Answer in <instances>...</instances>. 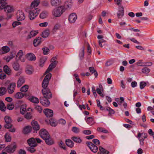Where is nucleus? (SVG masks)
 <instances>
[{"instance_id": "obj_60", "label": "nucleus", "mask_w": 154, "mask_h": 154, "mask_svg": "<svg viewBox=\"0 0 154 154\" xmlns=\"http://www.w3.org/2000/svg\"><path fill=\"white\" fill-rule=\"evenodd\" d=\"M21 23L20 22L18 21H15L13 22L12 24V25L14 28L16 26L20 25Z\"/></svg>"}, {"instance_id": "obj_49", "label": "nucleus", "mask_w": 154, "mask_h": 154, "mask_svg": "<svg viewBox=\"0 0 154 154\" xmlns=\"http://www.w3.org/2000/svg\"><path fill=\"white\" fill-rule=\"evenodd\" d=\"M28 86L26 85L22 87L20 89V91L23 92H26L27 91L28 89Z\"/></svg>"}, {"instance_id": "obj_39", "label": "nucleus", "mask_w": 154, "mask_h": 154, "mask_svg": "<svg viewBox=\"0 0 154 154\" xmlns=\"http://www.w3.org/2000/svg\"><path fill=\"white\" fill-rule=\"evenodd\" d=\"M49 121L50 124L51 126L55 127L57 126V123L55 120L53 119H51Z\"/></svg>"}, {"instance_id": "obj_48", "label": "nucleus", "mask_w": 154, "mask_h": 154, "mask_svg": "<svg viewBox=\"0 0 154 154\" xmlns=\"http://www.w3.org/2000/svg\"><path fill=\"white\" fill-rule=\"evenodd\" d=\"M2 50L4 52L3 53L5 54L8 52L10 51L9 48L7 46H4L2 48Z\"/></svg>"}, {"instance_id": "obj_50", "label": "nucleus", "mask_w": 154, "mask_h": 154, "mask_svg": "<svg viewBox=\"0 0 154 154\" xmlns=\"http://www.w3.org/2000/svg\"><path fill=\"white\" fill-rule=\"evenodd\" d=\"M72 131L75 134H78L80 132L79 128L76 127H73L72 128Z\"/></svg>"}, {"instance_id": "obj_17", "label": "nucleus", "mask_w": 154, "mask_h": 154, "mask_svg": "<svg viewBox=\"0 0 154 154\" xmlns=\"http://www.w3.org/2000/svg\"><path fill=\"white\" fill-rule=\"evenodd\" d=\"M124 8L123 7H119V11L117 13V15L118 18L122 17L124 15Z\"/></svg>"}, {"instance_id": "obj_63", "label": "nucleus", "mask_w": 154, "mask_h": 154, "mask_svg": "<svg viewBox=\"0 0 154 154\" xmlns=\"http://www.w3.org/2000/svg\"><path fill=\"white\" fill-rule=\"evenodd\" d=\"M92 141L96 145H99L100 144L99 140L97 139H93Z\"/></svg>"}, {"instance_id": "obj_13", "label": "nucleus", "mask_w": 154, "mask_h": 154, "mask_svg": "<svg viewBox=\"0 0 154 154\" xmlns=\"http://www.w3.org/2000/svg\"><path fill=\"white\" fill-rule=\"evenodd\" d=\"M23 52L22 50H20L17 53L16 57V60L18 61L20 60L22 62H24L25 59L23 57Z\"/></svg>"}, {"instance_id": "obj_29", "label": "nucleus", "mask_w": 154, "mask_h": 154, "mask_svg": "<svg viewBox=\"0 0 154 154\" xmlns=\"http://www.w3.org/2000/svg\"><path fill=\"white\" fill-rule=\"evenodd\" d=\"M66 143L67 146L70 148H72L74 146V143L70 140H66Z\"/></svg>"}, {"instance_id": "obj_64", "label": "nucleus", "mask_w": 154, "mask_h": 154, "mask_svg": "<svg viewBox=\"0 0 154 154\" xmlns=\"http://www.w3.org/2000/svg\"><path fill=\"white\" fill-rule=\"evenodd\" d=\"M148 133L150 135L152 136L153 139H154V132H153L151 129H149L148 130Z\"/></svg>"}, {"instance_id": "obj_44", "label": "nucleus", "mask_w": 154, "mask_h": 154, "mask_svg": "<svg viewBox=\"0 0 154 154\" xmlns=\"http://www.w3.org/2000/svg\"><path fill=\"white\" fill-rule=\"evenodd\" d=\"M72 5V2H71V0H68L65 2V6L67 8H70Z\"/></svg>"}, {"instance_id": "obj_11", "label": "nucleus", "mask_w": 154, "mask_h": 154, "mask_svg": "<svg viewBox=\"0 0 154 154\" xmlns=\"http://www.w3.org/2000/svg\"><path fill=\"white\" fill-rule=\"evenodd\" d=\"M16 17L18 21H20L24 20L25 18V17L22 11H18L16 14Z\"/></svg>"}, {"instance_id": "obj_3", "label": "nucleus", "mask_w": 154, "mask_h": 154, "mask_svg": "<svg viewBox=\"0 0 154 154\" xmlns=\"http://www.w3.org/2000/svg\"><path fill=\"white\" fill-rule=\"evenodd\" d=\"M65 11V7L62 6L54 9L52 12L53 15L56 17L60 16Z\"/></svg>"}, {"instance_id": "obj_58", "label": "nucleus", "mask_w": 154, "mask_h": 154, "mask_svg": "<svg viewBox=\"0 0 154 154\" xmlns=\"http://www.w3.org/2000/svg\"><path fill=\"white\" fill-rule=\"evenodd\" d=\"M51 73H48L46 75L44 79L49 81L51 78Z\"/></svg>"}, {"instance_id": "obj_51", "label": "nucleus", "mask_w": 154, "mask_h": 154, "mask_svg": "<svg viewBox=\"0 0 154 154\" xmlns=\"http://www.w3.org/2000/svg\"><path fill=\"white\" fill-rule=\"evenodd\" d=\"M24 116L25 118L27 119H30L32 117V114L30 112H27L25 115Z\"/></svg>"}, {"instance_id": "obj_32", "label": "nucleus", "mask_w": 154, "mask_h": 154, "mask_svg": "<svg viewBox=\"0 0 154 154\" xmlns=\"http://www.w3.org/2000/svg\"><path fill=\"white\" fill-rule=\"evenodd\" d=\"M5 141L6 142H9L11 140V138L9 133H6L5 135Z\"/></svg>"}, {"instance_id": "obj_57", "label": "nucleus", "mask_w": 154, "mask_h": 154, "mask_svg": "<svg viewBox=\"0 0 154 154\" xmlns=\"http://www.w3.org/2000/svg\"><path fill=\"white\" fill-rule=\"evenodd\" d=\"M35 109L38 111L39 113H41L42 111V109L41 107L40 106H38V105H37L36 106Z\"/></svg>"}, {"instance_id": "obj_62", "label": "nucleus", "mask_w": 154, "mask_h": 154, "mask_svg": "<svg viewBox=\"0 0 154 154\" xmlns=\"http://www.w3.org/2000/svg\"><path fill=\"white\" fill-rule=\"evenodd\" d=\"M14 107V105L13 104H8L7 106V108L9 110H12Z\"/></svg>"}, {"instance_id": "obj_4", "label": "nucleus", "mask_w": 154, "mask_h": 154, "mask_svg": "<svg viewBox=\"0 0 154 154\" xmlns=\"http://www.w3.org/2000/svg\"><path fill=\"white\" fill-rule=\"evenodd\" d=\"M42 92L44 97L50 99L52 97V94L49 88H43Z\"/></svg>"}, {"instance_id": "obj_5", "label": "nucleus", "mask_w": 154, "mask_h": 154, "mask_svg": "<svg viewBox=\"0 0 154 154\" xmlns=\"http://www.w3.org/2000/svg\"><path fill=\"white\" fill-rule=\"evenodd\" d=\"M54 59L55 58L54 57L52 58L51 61L52 63H51L49 66L48 69L45 72V74L48 73L50 71H51L53 69L56 67L57 62V61L55 60Z\"/></svg>"}, {"instance_id": "obj_35", "label": "nucleus", "mask_w": 154, "mask_h": 154, "mask_svg": "<svg viewBox=\"0 0 154 154\" xmlns=\"http://www.w3.org/2000/svg\"><path fill=\"white\" fill-rule=\"evenodd\" d=\"M49 82L46 80L43 79L42 84V86L43 88H47V87L48 84Z\"/></svg>"}, {"instance_id": "obj_1", "label": "nucleus", "mask_w": 154, "mask_h": 154, "mask_svg": "<svg viewBox=\"0 0 154 154\" xmlns=\"http://www.w3.org/2000/svg\"><path fill=\"white\" fill-rule=\"evenodd\" d=\"M39 0H35L31 4V10L29 12V17L30 20L34 19L38 14L40 9L35 8L39 5Z\"/></svg>"}, {"instance_id": "obj_34", "label": "nucleus", "mask_w": 154, "mask_h": 154, "mask_svg": "<svg viewBox=\"0 0 154 154\" xmlns=\"http://www.w3.org/2000/svg\"><path fill=\"white\" fill-rule=\"evenodd\" d=\"M85 47L83 46L80 50V51L79 54V57L81 59H83L84 55Z\"/></svg>"}, {"instance_id": "obj_46", "label": "nucleus", "mask_w": 154, "mask_h": 154, "mask_svg": "<svg viewBox=\"0 0 154 154\" xmlns=\"http://www.w3.org/2000/svg\"><path fill=\"white\" fill-rule=\"evenodd\" d=\"M6 91L7 90L6 88L2 87L0 88V96L3 95L4 94Z\"/></svg>"}, {"instance_id": "obj_30", "label": "nucleus", "mask_w": 154, "mask_h": 154, "mask_svg": "<svg viewBox=\"0 0 154 154\" xmlns=\"http://www.w3.org/2000/svg\"><path fill=\"white\" fill-rule=\"evenodd\" d=\"M85 119H86V122L89 124L92 125L94 124V119L92 117H88L86 119L85 118Z\"/></svg>"}, {"instance_id": "obj_14", "label": "nucleus", "mask_w": 154, "mask_h": 154, "mask_svg": "<svg viewBox=\"0 0 154 154\" xmlns=\"http://www.w3.org/2000/svg\"><path fill=\"white\" fill-rule=\"evenodd\" d=\"M16 86V84L15 83H11L8 86L7 88V91L9 94H12L14 91Z\"/></svg>"}, {"instance_id": "obj_54", "label": "nucleus", "mask_w": 154, "mask_h": 154, "mask_svg": "<svg viewBox=\"0 0 154 154\" xmlns=\"http://www.w3.org/2000/svg\"><path fill=\"white\" fill-rule=\"evenodd\" d=\"M34 148L30 146L27 148V150L31 153L34 152L35 151V149Z\"/></svg>"}, {"instance_id": "obj_27", "label": "nucleus", "mask_w": 154, "mask_h": 154, "mask_svg": "<svg viewBox=\"0 0 154 154\" xmlns=\"http://www.w3.org/2000/svg\"><path fill=\"white\" fill-rule=\"evenodd\" d=\"M61 0H51V3L52 6H57L61 3Z\"/></svg>"}, {"instance_id": "obj_15", "label": "nucleus", "mask_w": 154, "mask_h": 154, "mask_svg": "<svg viewBox=\"0 0 154 154\" xmlns=\"http://www.w3.org/2000/svg\"><path fill=\"white\" fill-rule=\"evenodd\" d=\"M77 17L76 14L73 13L69 15L68 20L71 23H73L77 19Z\"/></svg>"}, {"instance_id": "obj_22", "label": "nucleus", "mask_w": 154, "mask_h": 154, "mask_svg": "<svg viewBox=\"0 0 154 154\" xmlns=\"http://www.w3.org/2000/svg\"><path fill=\"white\" fill-rule=\"evenodd\" d=\"M42 38L41 37L36 38L33 41V45L34 46L36 47L39 45L42 42Z\"/></svg>"}, {"instance_id": "obj_42", "label": "nucleus", "mask_w": 154, "mask_h": 154, "mask_svg": "<svg viewBox=\"0 0 154 154\" xmlns=\"http://www.w3.org/2000/svg\"><path fill=\"white\" fill-rule=\"evenodd\" d=\"M46 60V59L45 58L42 57L41 58L39 61V66L41 67H43Z\"/></svg>"}, {"instance_id": "obj_21", "label": "nucleus", "mask_w": 154, "mask_h": 154, "mask_svg": "<svg viewBox=\"0 0 154 154\" xmlns=\"http://www.w3.org/2000/svg\"><path fill=\"white\" fill-rule=\"evenodd\" d=\"M27 59L30 61H35L36 60V57L32 53L27 54L26 55Z\"/></svg>"}, {"instance_id": "obj_10", "label": "nucleus", "mask_w": 154, "mask_h": 154, "mask_svg": "<svg viewBox=\"0 0 154 154\" xmlns=\"http://www.w3.org/2000/svg\"><path fill=\"white\" fill-rule=\"evenodd\" d=\"M27 143L28 145L31 147H35L37 145L35 138L34 137H31L28 139L27 140Z\"/></svg>"}, {"instance_id": "obj_12", "label": "nucleus", "mask_w": 154, "mask_h": 154, "mask_svg": "<svg viewBox=\"0 0 154 154\" xmlns=\"http://www.w3.org/2000/svg\"><path fill=\"white\" fill-rule=\"evenodd\" d=\"M48 98L44 97H41L40 98V101L42 104L45 107H47L50 104V101L48 99Z\"/></svg>"}, {"instance_id": "obj_41", "label": "nucleus", "mask_w": 154, "mask_h": 154, "mask_svg": "<svg viewBox=\"0 0 154 154\" xmlns=\"http://www.w3.org/2000/svg\"><path fill=\"white\" fill-rule=\"evenodd\" d=\"M72 139L75 142L78 143H81L82 141L81 139L79 137H72Z\"/></svg>"}, {"instance_id": "obj_55", "label": "nucleus", "mask_w": 154, "mask_h": 154, "mask_svg": "<svg viewBox=\"0 0 154 154\" xmlns=\"http://www.w3.org/2000/svg\"><path fill=\"white\" fill-rule=\"evenodd\" d=\"M146 85V83L144 82H142L140 83V88L142 89H143Z\"/></svg>"}, {"instance_id": "obj_6", "label": "nucleus", "mask_w": 154, "mask_h": 154, "mask_svg": "<svg viewBox=\"0 0 154 154\" xmlns=\"http://www.w3.org/2000/svg\"><path fill=\"white\" fill-rule=\"evenodd\" d=\"M4 119L6 123L5 127L7 128H11L12 125L11 123L12 122V120L11 118L9 116H6L5 117Z\"/></svg>"}, {"instance_id": "obj_19", "label": "nucleus", "mask_w": 154, "mask_h": 154, "mask_svg": "<svg viewBox=\"0 0 154 154\" xmlns=\"http://www.w3.org/2000/svg\"><path fill=\"white\" fill-rule=\"evenodd\" d=\"M46 144L50 146L54 144V140L51 138L50 136H49L44 139Z\"/></svg>"}, {"instance_id": "obj_25", "label": "nucleus", "mask_w": 154, "mask_h": 154, "mask_svg": "<svg viewBox=\"0 0 154 154\" xmlns=\"http://www.w3.org/2000/svg\"><path fill=\"white\" fill-rule=\"evenodd\" d=\"M33 70L32 66L30 65H28L26 68V73L28 74H31L32 73Z\"/></svg>"}, {"instance_id": "obj_23", "label": "nucleus", "mask_w": 154, "mask_h": 154, "mask_svg": "<svg viewBox=\"0 0 154 154\" xmlns=\"http://www.w3.org/2000/svg\"><path fill=\"white\" fill-rule=\"evenodd\" d=\"M24 95L27 96V94H23L21 92H19L15 94L14 97L16 98L20 99L23 97Z\"/></svg>"}, {"instance_id": "obj_52", "label": "nucleus", "mask_w": 154, "mask_h": 154, "mask_svg": "<svg viewBox=\"0 0 154 154\" xmlns=\"http://www.w3.org/2000/svg\"><path fill=\"white\" fill-rule=\"evenodd\" d=\"M42 50L43 51V54L44 55H46L48 54V52L49 51V49L47 47H45L44 48H43Z\"/></svg>"}, {"instance_id": "obj_43", "label": "nucleus", "mask_w": 154, "mask_h": 154, "mask_svg": "<svg viewBox=\"0 0 154 154\" xmlns=\"http://www.w3.org/2000/svg\"><path fill=\"white\" fill-rule=\"evenodd\" d=\"M106 110L109 112L108 114L109 116H111L112 115L114 114L115 113L114 110L110 107H107L106 109Z\"/></svg>"}, {"instance_id": "obj_53", "label": "nucleus", "mask_w": 154, "mask_h": 154, "mask_svg": "<svg viewBox=\"0 0 154 154\" xmlns=\"http://www.w3.org/2000/svg\"><path fill=\"white\" fill-rule=\"evenodd\" d=\"M142 71L143 73H148L150 71V69L147 67H145L143 68Z\"/></svg>"}, {"instance_id": "obj_40", "label": "nucleus", "mask_w": 154, "mask_h": 154, "mask_svg": "<svg viewBox=\"0 0 154 154\" xmlns=\"http://www.w3.org/2000/svg\"><path fill=\"white\" fill-rule=\"evenodd\" d=\"M13 67L14 69L15 70H18L20 68V65L17 62H14L13 64Z\"/></svg>"}, {"instance_id": "obj_36", "label": "nucleus", "mask_w": 154, "mask_h": 154, "mask_svg": "<svg viewBox=\"0 0 154 154\" xmlns=\"http://www.w3.org/2000/svg\"><path fill=\"white\" fill-rule=\"evenodd\" d=\"M38 33V31H31L29 34L28 35V37L29 38H31L35 36Z\"/></svg>"}, {"instance_id": "obj_8", "label": "nucleus", "mask_w": 154, "mask_h": 154, "mask_svg": "<svg viewBox=\"0 0 154 154\" xmlns=\"http://www.w3.org/2000/svg\"><path fill=\"white\" fill-rule=\"evenodd\" d=\"M39 133L40 136L43 140L50 136L48 132L44 129H41Z\"/></svg>"}, {"instance_id": "obj_47", "label": "nucleus", "mask_w": 154, "mask_h": 154, "mask_svg": "<svg viewBox=\"0 0 154 154\" xmlns=\"http://www.w3.org/2000/svg\"><path fill=\"white\" fill-rule=\"evenodd\" d=\"M61 26V25L59 23H57L54 25L53 29V31H55L56 30L59 29Z\"/></svg>"}, {"instance_id": "obj_9", "label": "nucleus", "mask_w": 154, "mask_h": 154, "mask_svg": "<svg viewBox=\"0 0 154 154\" xmlns=\"http://www.w3.org/2000/svg\"><path fill=\"white\" fill-rule=\"evenodd\" d=\"M17 146L16 145L11 144L8 145L5 148V151L9 153H11L15 150Z\"/></svg>"}, {"instance_id": "obj_59", "label": "nucleus", "mask_w": 154, "mask_h": 154, "mask_svg": "<svg viewBox=\"0 0 154 154\" xmlns=\"http://www.w3.org/2000/svg\"><path fill=\"white\" fill-rule=\"evenodd\" d=\"M74 76L76 79V81H77L79 83H81V81L78 75L77 74L75 73L74 74Z\"/></svg>"}, {"instance_id": "obj_2", "label": "nucleus", "mask_w": 154, "mask_h": 154, "mask_svg": "<svg viewBox=\"0 0 154 154\" xmlns=\"http://www.w3.org/2000/svg\"><path fill=\"white\" fill-rule=\"evenodd\" d=\"M6 0H0V9H4L7 13H10L13 12L14 9L12 6L8 5L5 2Z\"/></svg>"}, {"instance_id": "obj_18", "label": "nucleus", "mask_w": 154, "mask_h": 154, "mask_svg": "<svg viewBox=\"0 0 154 154\" xmlns=\"http://www.w3.org/2000/svg\"><path fill=\"white\" fill-rule=\"evenodd\" d=\"M44 112L47 117H50L53 115V111L49 109H46L44 110Z\"/></svg>"}, {"instance_id": "obj_33", "label": "nucleus", "mask_w": 154, "mask_h": 154, "mask_svg": "<svg viewBox=\"0 0 154 154\" xmlns=\"http://www.w3.org/2000/svg\"><path fill=\"white\" fill-rule=\"evenodd\" d=\"M26 104H23L20 107V113L22 114H24L26 109Z\"/></svg>"}, {"instance_id": "obj_56", "label": "nucleus", "mask_w": 154, "mask_h": 154, "mask_svg": "<svg viewBox=\"0 0 154 154\" xmlns=\"http://www.w3.org/2000/svg\"><path fill=\"white\" fill-rule=\"evenodd\" d=\"M115 2L116 3V4L119 6V7H123L122 5V0H114Z\"/></svg>"}, {"instance_id": "obj_26", "label": "nucleus", "mask_w": 154, "mask_h": 154, "mask_svg": "<svg viewBox=\"0 0 154 154\" xmlns=\"http://www.w3.org/2000/svg\"><path fill=\"white\" fill-rule=\"evenodd\" d=\"M3 70L7 75H11V70L8 66L5 65L3 67Z\"/></svg>"}, {"instance_id": "obj_28", "label": "nucleus", "mask_w": 154, "mask_h": 154, "mask_svg": "<svg viewBox=\"0 0 154 154\" xmlns=\"http://www.w3.org/2000/svg\"><path fill=\"white\" fill-rule=\"evenodd\" d=\"M31 129L32 128L30 126H26L23 128V133L24 134H26L30 132Z\"/></svg>"}, {"instance_id": "obj_61", "label": "nucleus", "mask_w": 154, "mask_h": 154, "mask_svg": "<svg viewBox=\"0 0 154 154\" xmlns=\"http://www.w3.org/2000/svg\"><path fill=\"white\" fill-rule=\"evenodd\" d=\"M112 60H109L107 61L105 65L106 66H108L112 65Z\"/></svg>"}, {"instance_id": "obj_7", "label": "nucleus", "mask_w": 154, "mask_h": 154, "mask_svg": "<svg viewBox=\"0 0 154 154\" xmlns=\"http://www.w3.org/2000/svg\"><path fill=\"white\" fill-rule=\"evenodd\" d=\"M86 144L93 152L96 153L97 152L98 149L97 146L94 144L92 142H87Z\"/></svg>"}, {"instance_id": "obj_31", "label": "nucleus", "mask_w": 154, "mask_h": 154, "mask_svg": "<svg viewBox=\"0 0 154 154\" xmlns=\"http://www.w3.org/2000/svg\"><path fill=\"white\" fill-rule=\"evenodd\" d=\"M141 136H142V137L140 139H143V140H144L145 138H147V134L146 133H139L137 135V137L140 139Z\"/></svg>"}, {"instance_id": "obj_16", "label": "nucleus", "mask_w": 154, "mask_h": 154, "mask_svg": "<svg viewBox=\"0 0 154 154\" xmlns=\"http://www.w3.org/2000/svg\"><path fill=\"white\" fill-rule=\"evenodd\" d=\"M27 96H28L27 99L30 102L34 103H39V100L38 98L33 96H29L27 94Z\"/></svg>"}, {"instance_id": "obj_37", "label": "nucleus", "mask_w": 154, "mask_h": 154, "mask_svg": "<svg viewBox=\"0 0 154 154\" xmlns=\"http://www.w3.org/2000/svg\"><path fill=\"white\" fill-rule=\"evenodd\" d=\"M98 149L100 152L104 154H108L109 153L108 151L106 150L101 146H99Z\"/></svg>"}, {"instance_id": "obj_20", "label": "nucleus", "mask_w": 154, "mask_h": 154, "mask_svg": "<svg viewBox=\"0 0 154 154\" xmlns=\"http://www.w3.org/2000/svg\"><path fill=\"white\" fill-rule=\"evenodd\" d=\"M31 125L34 130L37 131L40 129V126L38 122L35 121H32L31 122Z\"/></svg>"}, {"instance_id": "obj_24", "label": "nucleus", "mask_w": 154, "mask_h": 154, "mask_svg": "<svg viewBox=\"0 0 154 154\" xmlns=\"http://www.w3.org/2000/svg\"><path fill=\"white\" fill-rule=\"evenodd\" d=\"M25 80L24 78L20 77L18 79L17 82V86L18 88L20 87L24 83Z\"/></svg>"}, {"instance_id": "obj_45", "label": "nucleus", "mask_w": 154, "mask_h": 154, "mask_svg": "<svg viewBox=\"0 0 154 154\" xmlns=\"http://www.w3.org/2000/svg\"><path fill=\"white\" fill-rule=\"evenodd\" d=\"M47 12L46 11H43L40 14V17L42 19H44L47 16Z\"/></svg>"}, {"instance_id": "obj_38", "label": "nucleus", "mask_w": 154, "mask_h": 154, "mask_svg": "<svg viewBox=\"0 0 154 154\" xmlns=\"http://www.w3.org/2000/svg\"><path fill=\"white\" fill-rule=\"evenodd\" d=\"M49 34V31L48 30H46L42 32V35L43 38H46L48 36Z\"/></svg>"}]
</instances>
